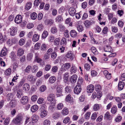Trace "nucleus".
<instances>
[{
  "label": "nucleus",
  "instance_id": "nucleus-1",
  "mask_svg": "<svg viewBox=\"0 0 125 125\" xmlns=\"http://www.w3.org/2000/svg\"><path fill=\"white\" fill-rule=\"evenodd\" d=\"M23 116L22 115L19 114H18L12 121L13 123L18 125H19L21 124L23 119Z\"/></svg>",
  "mask_w": 125,
  "mask_h": 125
},
{
  "label": "nucleus",
  "instance_id": "nucleus-2",
  "mask_svg": "<svg viewBox=\"0 0 125 125\" xmlns=\"http://www.w3.org/2000/svg\"><path fill=\"white\" fill-rule=\"evenodd\" d=\"M82 90L81 87L79 84H77L74 88V92L77 94H79L81 92Z\"/></svg>",
  "mask_w": 125,
  "mask_h": 125
},
{
  "label": "nucleus",
  "instance_id": "nucleus-3",
  "mask_svg": "<svg viewBox=\"0 0 125 125\" xmlns=\"http://www.w3.org/2000/svg\"><path fill=\"white\" fill-rule=\"evenodd\" d=\"M104 50L105 52H107L106 54L108 55L110 53H112L113 52L112 48L109 45H106L105 46Z\"/></svg>",
  "mask_w": 125,
  "mask_h": 125
},
{
  "label": "nucleus",
  "instance_id": "nucleus-4",
  "mask_svg": "<svg viewBox=\"0 0 125 125\" xmlns=\"http://www.w3.org/2000/svg\"><path fill=\"white\" fill-rule=\"evenodd\" d=\"M62 87L58 86L57 89V92L56 95L57 97H60L62 95Z\"/></svg>",
  "mask_w": 125,
  "mask_h": 125
},
{
  "label": "nucleus",
  "instance_id": "nucleus-5",
  "mask_svg": "<svg viewBox=\"0 0 125 125\" xmlns=\"http://www.w3.org/2000/svg\"><path fill=\"white\" fill-rule=\"evenodd\" d=\"M40 116L42 118L46 116L47 114V111L46 110H40Z\"/></svg>",
  "mask_w": 125,
  "mask_h": 125
},
{
  "label": "nucleus",
  "instance_id": "nucleus-6",
  "mask_svg": "<svg viewBox=\"0 0 125 125\" xmlns=\"http://www.w3.org/2000/svg\"><path fill=\"white\" fill-rule=\"evenodd\" d=\"M10 35L11 36H13L16 34L17 31L16 28L11 27L10 28Z\"/></svg>",
  "mask_w": 125,
  "mask_h": 125
},
{
  "label": "nucleus",
  "instance_id": "nucleus-7",
  "mask_svg": "<svg viewBox=\"0 0 125 125\" xmlns=\"http://www.w3.org/2000/svg\"><path fill=\"white\" fill-rule=\"evenodd\" d=\"M7 49L5 47H3L1 51L0 56L2 57L5 56L7 55Z\"/></svg>",
  "mask_w": 125,
  "mask_h": 125
},
{
  "label": "nucleus",
  "instance_id": "nucleus-8",
  "mask_svg": "<svg viewBox=\"0 0 125 125\" xmlns=\"http://www.w3.org/2000/svg\"><path fill=\"white\" fill-rule=\"evenodd\" d=\"M94 21H93L92 20H91L90 21L88 20H86L84 22V24L85 26L87 28L89 27L91 25H92L94 23Z\"/></svg>",
  "mask_w": 125,
  "mask_h": 125
},
{
  "label": "nucleus",
  "instance_id": "nucleus-9",
  "mask_svg": "<svg viewBox=\"0 0 125 125\" xmlns=\"http://www.w3.org/2000/svg\"><path fill=\"white\" fill-rule=\"evenodd\" d=\"M28 97L26 96H24L22 97L21 100V102L23 104H25L28 102Z\"/></svg>",
  "mask_w": 125,
  "mask_h": 125
},
{
  "label": "nucleus",
  "instance_id": "nucleus-10",
  "mask_svg": "<svg viewBox=\"0 0 125 125\" xmlns=\"http://www.w3.org/2000/svg\"><path fill=\"white\" fill-rule=\"evenodd\" d=\"M95 88L96 91L98 92V94H99V96L100 97L102 95L101 92V86L99 84H96L95 86Z\"/></svg>",
  "mask_w": 125,
  "mask_h": 125
},
{
  "label": "nucleus",
  "instance_id": "nucleus-11",
  "mask_svg": "<svg viewBox=\"0 0 125 125\" xmlns=\"http://www.w3.org/2000/svg\"><path fill=\"white\" fill-rule=\"evenodd\" d=\"M14 21L17 24L21 23L22 21V16L21 15H17Z\"/></svg>",
  "mask_w": 125,
  "mask_h": 125
},
{
  "label": "nucleus",
  "instance_id": "nucleus-12",
  "mask_svg": "<svg viewBox=\"0 0 125 125\" xmlns=\"http://www.w3.org/2000/svg\"><path fill=\"white\" fill-rule=\"evenodd\" d=\"M94 88V86L93 84L89 85L87 88V92L88 93H91L93 92Z\"/></svg>",
  "mask_w": 125,
  "mask_h": 125
},
{
  "label": "nucleus",
  "instance_id": "nucleus-13",
  "mask_svg": "<svg viewBox=\"0 0 125 125\" xmlns=\"http://www.w3.org/2000/svg\"><path fill=\"white\" fill-rule=\"evenodd\" d=\"M28 79L31 83H35L36 79L33 76L31 75H29L28 76Z\"/></svg>",
  "mask_w": 125,
  "mask_h": 125
},
{
  "label": "nucleus",
  "instance_id": "nucleus-14",
  "mask_svg": "<svg viewBox=\"0 0 125 125\" xmlns=\"http://www.w3.org/2000/svg\"><path fill=\"white\" fill-rule=\"evenodd\" d=\"M69 12L70 14L73 16H74L76 13V10L73 8H70L69 10Z\"/></svg>",
  "mask_w": 125,
  "mask_h": 125
},
{
  "label": "nucleus",
  "instance_id": "nucleus-15",
  "mask_svg": "<svg viewBox=\"0 0 125 125\" xmlns=\"http://www.w3.org/2000/svg\"><path fill=\"white\" fill-rule=\"evenodd\" d=\"M45 22L46 25L51 26L54 23V21L51 19H47L45 20Z\"/></svg>",
  "mask_w": 125,
  "mask_h": 125
},
{
  "label": "nucleus",
  "instance_id": "nucleus-16",
  "mask_svg": "<svg viewBox=\"0 0 125 125\" xmlns=\"http://www.w3.org/2000/svg\"><path fill=\"white\" fill-rule=\"evenodd\" d=\"M70 63H67L64 64L62 67H63V68H62V70H64L65 71L67 70H68L70 67Z\"/></svg>",
  "mask_w": 125,
  "mask_h": 125
},
{
  "label": "nucleus",
  "instance_id": "nucleus-17",
  "mask_svg": "<svg viewBox=\"0 0 125 125\" xmlns=\"http://www.w3.org/2000/svg\"><path fill=\"white\" fill-rule=\"evenodd\" d=\"M48 100L49 101H53L54 99V95L53 94H49L47 98Z\"/></svg>",
  "mask_w": 125,
  "mask_h": 125
},
{
  "label": "nucleus",
  "instance_id": "nucleus-18",
  "mask_svg": "<svg viewBox=\"0 0 125 125\" xmlns=\"http://www.w3.org/2000/svg\"><path fill=\"white\" fill-rule=\"evenodd\" d=\"M77 78L76 75L74 74L71 76L70 81L72 83H74L76 82Z\"/></svg>",
  "mask_w": 125,
  "mask_h": 125
},
{
  "label": "nucleus",
  "instance_id": "nucleus-19",
  "mask_svg": "<svg viewBox=\"0 0 125 125\" xmlns=\"http://www.w3.org/2000/svg\"><path fill=\"white\" fill-rule=\"evenodd\" d=\"M125 85L124 83L122 81H120L118 83V90H121L123 89Z\"/></svg>",
  "mask_w": 125,
  "mask_h": 125
},
{
  "label": "nucleus",
  "instance_id": "nucleus-20",
  "mask_svg": "<svg viewBox=\"0 0 125 125\" xmlns=\"http://www.w3.org/2000/svg\"><path fill=\"white\" fill-rule=\"evenodd\" d=\"M77 69L76 67L73 65H72L70 69V74H72L75 73L77 71Z\"/></svg>",
  "mask_w": 125,
  "mask_h": 125
},
{
  "label": "nucleus",
  "instance_id": "nucleus-21",
  "mask_svg": "<svg viewBox=\"0 0 125 125\" xmlns=\"http://www.w3.org/2000/svg\"><path fill=\"white\" fill-rule=\"evenodd\" d=\"M24 51L23 49L21 48L18 49L17 51V55L20 56L22 55L24 53Z\"/></svg>",
  "mask_w": 125,
  "mask_h": 125
},
{
  "label": "nucleus",
  "instance_id": "nucleus-22",
  "mask_svg": "<svg viewBox=\"0 0 125 125\" xmlns=\"http://www.w3.org/2000/svg\"><path fill=\"white\" fill-rule=\"evenodd\" d=\"M104 74L105 75L106 78L108 79H110L111 77V74L109 73L108 71L107 70H105L104 71Z\"/></svg>",
  "mask_w": 125,
  "mask_h": 125
},
{
  "label": "nucleus",
  "instance_id": "nucleus-23",
  "mask_svg": "<svg viewBox=\"0 0 125 125\" xmlns=\"http://www.w3.org/2000/svg\"><path fill=\"white\" fill-rule=\"evenodd\" d=\"M39 35L37 34L34 35L33 36L32 40L34 42H36L39 39Z\"/></svg>",
  "mask_w": 125,
  "mask_h": 125
},
{
  "label": "nucleus",
  "instance_id": "nucleus-24",
  "mask_svg": "<svg viewBox=\"0 0 125 125\" xmlns=\"http://www.w3.org/2000/svg\"><path fill=\"white\" fill-rule=\"evenodd\" d=\"M38 109V107L36 105H34L31 107V110L33 112H35Z\"/></svg>",
  "mask_w": 125,
  "mask_h": 125
},
{
  "label": "nucleus",
  "instance_id": "nucleus-25",
  "mask_svg": "<svg viewBox=\"0 0 125 125\" xmlns=\"http://www.w3.org/2000/svg\"><path fill=\"white\" fill-rule=\"evenodd\" d=\"M22 95V90L21 89H18L17 92L16 96L17 97L19 98H20L21 97V96Z\"/></svg>",
  "mask_w": 125,
  "mask_h": 125
},
{
  "label": "nucleus",
  "instance_id": "nucleus-26",
  "mask_svg": "<svg viewBox=\"0 0 125 125\" xmlns=\"http://www.w3.org/2000/svg\"><path fill=\"white\" fill-rule=\"evenodd\" d=\"M70 35L72 37H75L77 35V32L76 31L74 30H72L70 32Z\"/></svg>",
  "mask_w": 125,
  "mask_h": 125
},
{
  "label": "nucleus",
  "instance_id": "nucleus-27",
  "mask_svg": "<svg viewBox=\"0 0 125 125\" xmlns=\"http://www.w3.org/2000/svg\"><path fill=\"white\" fill-rule=\"evenodd\" d=\"M68 72L65 73L64 74V81L65 83H67L68 78Z\"/></svg>",
  "mask_w": 125,
  "mask_h": 125
},
{
  "label": "nucleus",
  "instance_id": "nucleus-28",
  "mask_svg": "<svg viewBox=\"0 0 125 125\" xmlns=\"http://www.w3.org/2000/svg\"><path fill=\"white\" fill-rule=\"evenodd\" d=\"M67 57L70 59L71 60H73V54L72 53L69 52L67 54Z\"/></svg>",
  "mask_w": 125,
  "mask_h": 125
},
{
  "label": "nucleus",
  "instance_id": "nucleus-29",
  "mask_svg": "<svg viewBox=\"0 0 125 125\" xmlns=\"http://www.w3.org/2000/svg\"><path fill=\"white\" fill-rule=\"evenodd\" d=\"M39 119L38 116L35 115H33L32 117V119L33 121L36 122Z\"/></svg>",
  "mask_w": 125,
  "mask_h": 125
},
{
  "label": "nucleus",
  "instance_id": "nucleus-30",
  "mask_svg": "<svg viewBox=\"0 0 125 125\" xmlns=\"http://www.w3.org/2000/svg\"><path fill=\"white\" fill-rule=\"evenodd\" d=\"M32 5V3L30 2H27L25 6V9L26 10H28L31 8Z\"/></svg>",
  "mask_w": 125,
  "mask_h": 125
},
{
  "label": "nucleus",
  "instance_id": "nucleus-31",
  "mask_svg": "<svg viewBox=\"0 0 125 125\" xmlns=\"http://www.w3.org/2000/svg\"><path fill=\"white\" fill-rule=\"evenodd\" d=\"M117 111V108L116 107L115 105L112 107L111 108V112L113 114H115Z\"/></svg>",
  "mask_w": 125,
  "mask_h": 125
},
{
  "label": "nucleus",
  "instance_id": "nucleus-32",
  "mask_svg": "<svg viewBox=\"0 0 125 125\" xmlns=\"http://www.w3.org/2000/svg\"><path fill=\"white\" fill-rule=\"evenodd\" d=\"M109 113L108 112H107L105 114L104 118L106 119L110 120L111 119V117Z\"/></svg>",
  "mask_w": 125,
  "mask_h": 125
},
{
  "label": "nucleus",
  "instance_id": "nucleus-33",
  "mask_svg": "<svg viewBox=\"0 0 125 125\" xmlns=\"http://www.w3.org/2000/svg\"><path fill=\"white\" fill-rule=\"evenodd\" d=\"M30 89L29 84L27 83H25L23 86V89L25 91H28Z\"/></svg>",
  "mask_w": 125,
  "mask_h": 125
},
{
  "label": "nucleus",
  "instance_id": "nucleus-34",
  "mask_svg": "<svg viewBox=\"0 0 125 125\" xmlns=\"http://www.w3.org/2000/svg\"><path fill=\"white\" fill-rule=\"evenodd\" d=\"M37 14L35 12L31 13V18L33 20H35L37 18Z\"/></svg>",
  "mask_w": 125,
  "mask_h": 125
},
{
  "label": "nucleus",
  "instance_id": "nucleus-35",
  "mask_svg": "<svg viewBox=\"0 0 125 125\" xmlns=\"http://www.w3.org/2000/svg\"><path fill=\"white\" fill-rule=\"evenodd\" d=\"M56 78L54 76L51 77L49 79V81L51 83H54L55 81Z\"/></svg>",
  "mask_w": 125,
  "mask_h": 125
},
{
  "label": "nucleus",
  "instance_id": "nucleus-36",
  "mask_svg": "<svg viewBox=\"0 0 125 125\" xmlns=\"http://www.w3.org/2000/svg\"><path fill=\"white\" fill-rule=\"evenodd\" d=\"M13 96V94L11 93H9L7 94L6 98L8 101L11 100Z\"/></svg>",
  "mask_w": 125,
  "mask_h": 125
},
{
  "label": "nucleus",
  "instance_id": "nucleus-37",
  "mask_svg": "<svg viewBox=\"0 0 125 125\" xmlns=\"http://www.w3.org/2000/svg\"><path fill=\"white\" fill-rule=\"evenodd\" d=\"M38 55V54L36 53L35 57V61H36L38 63L42 61V60L39 57Z\"/></svg>",
  "mask_w": 125,
  "mask_h": 125
},
{
  "label": "nucleus",
  "instance_id": "nucleus-38",
  "mask_svg": "<svg viewBox=\"0 0 125 125\" xmlns=\"http://www.w3.org/2000/svg\"><path fill=\"white\" fill-rule=\"evenodd\" d=\"M56 21L58 22H60L63 21L62 17L61 15L58 16L56 18Z\"/></svg>",
  "mask_w": 125,
  "mask_h": 125
},
{
  "label": "nucleus",
  "instance_id": "nucleus-39",
  "mask_svg": "<svg viewBox=\"0 0 125 125\" xmlns=\"http://www.w3.org/2000/svg\"><path fill=\"white\" fill-rule=\"evenodd\" d=\"M48 35V32L46 31H44L42 34V37L43 39H44Z\"/></svg>",
  "mask_w": 125,
  "mask_h": 125
},
{
  "label": "nucleus",
  "instance_id": "nucleus-40",
  "mask_svg": "<svg viewBox=\"0 0 125 125\" xmlns=\"http://www.w3.org/2000/svg\"><path fill=\"white\" fill-rule=\"evenodd\" d=\"M50 121L49 120L46 119L43 122V125H50Z\"/></svg>",
  "mask_w": 125,
  "mask_h": 125
},
{
  "label": "nucleus",
  "instance_id": "nucleus-41",
  "mask_svg": "<svg viewBox=\"0 0 125 125\" xmlns=\"http://www.w3.org/2000/svg\"><path fill=\"white\" fill-rule=\"evenodd\" d=\"M62 113L63 115H66L68 114V111L67 109L66 108H64L62 110Z\"/></svg>",
  "mask_w": 125,
  "mask_h": 125
},
{
  "label": "nucleus",
  "instance_id": "nucleus-42",
  "mask_svg": "<svg viewBox=\"0 0 125 125\" xmlns=\"http://www.w3.org/2000/svg\"><path fill=\"white\" fill-rule=\"evenodd\" d=\"M46 89V87L45 85H42L41 86L40 89V91L41 92H44Z\"/></svg>",
  "mask_w": 125,
  "mask_h": 125
},
{
  "label": "nucleus",
  "instance_id": "nucleus-43",
  "mask_svg": "<svg viewBox=\"0 0 125 125\" xmlns=\"http://www.w3.org/2000/svg\"><path fill=\"white\" fill-rule=\"evenodd\" d=\"M92 52L94 54H97L98 53V52L96 48L94 47H92L91 48Z\"/></svg>",
  "mask_w": 125,
  "mask_h": 125
},
{
  "label": "nucleus",
  "instance_id": "nucleus-44",
  "mask_svg": "<svg viewBox=\"0 0 125 125\" xmlns=\"http://www.w3.org/2000/svg\"><path fill=\"white\" fill-rule=\"evenodd\" d=\"M11 72V69L9 68L7 69L5 72V74L7 75H10Z\"/></svg>",
  "mask_w": 125,
  "mask_h": 125
},
{
  "label": "nucleus",
  "instance_id": "nucleus-45",
  "mask_svg": "<svg viewBox=\"0 0 125 125\" xmlns=\"http://www.w3.org/2000/svg\"><path fill=\"white\" fill-rule=\"evenodd\" d=\"M55 105L52 103H51V105L49 107V109L50 110L52 111H53V110L54 109Z\"/></svg>",
  "mask_w": 125,
  "mask_h": 125
},
{
  "label": "nucleus",
  "instance_id": "nucleus-46",
  "mask_svg": "<svg viewBox=\"0 0 125 125\" xmlns=\"http://www.w3.org/2000/svg\"><path fill=\"white\" fill-rule=\"evenodd\" d=\"M33 54L31 53H30L28 54L27 57V60L30 61L32 59L33 57Z\"/></svg>",
  "mask_w": 125,
  "mask_h": 125
},
{
  "label": "nucleus",
  "instance_id": "nucleus-47",
  "mask_svg": "<svg viewBox=\"0 0 125 125\" xmlns=\"http://www.w3.org/2000/svg\"><path fill=\"white\" fill-rule=\"evenodd\" d=\"M10 121V118L9 117L6 118L4 122V124L5 125H8L9 124Z\"/></svg>",
  "mask_w": 125,
  "mask_h": 125
},
{
  "label": "nucleus",
  "instance_id": "nucleus-48",
  "mask_svg": "<svg viewBox=\"0 0 125 125\" xmlns=\"http://www.w3.org/2000/svg\"><path fill=\"white\" fill-rule=\"evenodd\" d=\"M111 29L112 31L113 32L115 33L117 32L118 30L117 27L114 26L112 27Z\"/></svg>",
  "mask_w": 125,
  "mask_h": 125
},
{
  "label": "nucleus",
  "instance_id": "nucleus-49",
  "mask_svg": "<svg viewBox=\"0 0 125 125\" xmlns=\"http://www.w3.org/2000/svg\"><path fill=\"white\" fill-rule=\"evenodd\" d=\"M77 28L78 31L79 32H81L83 30V27L81 25H77Z\"/></svg>",
  "mask_w": 125,
  "mask_h": 125
},
{
  "label": "nucleus",
  "instance_id": "nucleus-50",
  "mask_svg": "<svg viewBox=\"0 0 125 125\" xmlns=\"http://www.w3.org/2000/svg\"><path fill=\"white\" fill-rule=\"evenodd\" d=\"M47 47V45L45 44H42L41 46V50L43 51H45L46 50Z\"/></svg>",
  "mask_w": 125,
  "mask_h": 125
},
{
  "label": "nucleus",
  "instance_id": "nucleus-51",
  "mask_svg": "<svg viewBox=\"0 0 125 125\" xmlns=\"http://www.w3.org/2000/svg\"><path fill=\"white\" fill-rule=\"evenodd\" d=\"M99 108V104H95L93 107V109L94 111H96L98 110Z\"/></svg>",
  "mask_w": 125,
  "mask_h": 125
},
{
  "label": "nucleus",
  "instance_id": "nucleus-52",
  "mask_svg": "<svg viewBox=\"0 0 125 125\" xmlns=\"http://www.w3.org/2000/svg\"><path fill=\"white\" fill-rule=\"evenodd\" d=\"M65 93H70L71 91V90L70 89V87L69 86H67L65 88Z\"/></svg>",
  "mask_w": 125,
  "mask_h": 125
},
{
  "label": "nucleus",
  "instance_id": "nucleus-53",
  "mask_svg": "<svg viewBox=\"0 0 125 125\" xmlns=\"http://www.w3.org/2000/svg\"><path fill=\"white\" fill-rule=\"evenodd\" d=\"M60 116L59 114L58 113H55L53 115V118L54 119H56Z\"/></svg>",
  "mask_w": 125,
  "mask_h": 125
},
{
  "label": "nucleus",
  "instance_id": "nucleus-54",
  "mask_svg": "<svg viewBox=\"0 0 125 125\" xmlns=\"http://www.w3.org/2000/svg\"><path fill=\"white\" fill-rule=\"evenodd\" d=\"M71 95L70 94L66 96L65 100L67 102L71 101L72 100V98L71 97Z\"/></svg>",
  "mask_w": 125,
  "mask_h": 125
},
{
  "label": "nucleus",
  "instance_id": "nucleus-55",
  "mask_svg": "<svg viewBox=\"0 0 125 125\" xmlns=\"http://www.w3.org/2000/svg\"><path fill=\"white\" fill-rule=\"evenodd\" d=\"M78 81L77 84H79L81 86V85L83 83V79L81 77H79L78 80Z\"/></svg>",
  "mask_w": 125,
  "mask_h": 125
},
{
  "label": "nucleus",
  "instance_id": "nucleus-56",
  "mask_svg": "<svg viewBox=\"0 0 125 125\" xmlns=\"http://www.w3.org/2000/svg\"><path fill=\"white\" fill-rule=\"evenodd\" d=\"M31 66L30 65H28L25 69V72L27 73H29L31 69Z\"/></svg>",
  "mask_w": 125,
  "mask_h": 125
},
{
  "label": "nucleus",
  "instance_id": "nucleus-57",
  "mask_svg": "<svg viewBox=\"0 0 125 125\" xmlns=\"http://www.w3.org/2000/svg\"><path fill=\"white\" fill-rule=\"evenodd\" d=\"M63 105L62 103H60L57 105V109L58 110H61L63 107Z\"/></svg>",
  "mask_w": 125,
  "mask_h": 125
},
{
  "label": "nucleus",
  "instance_id": "nucleus-58",
  "mask_svg": "<svg viewBox=\"0 0 125 125\" xmlns=\"http://www.w3.org/2000/svg\"><path fill=\"white\" fill-rule=\"evenodd\" d=\"M25 41L24 39H21L19 42V44L20 45L22 46L24 44Z\"/></svg>",
  "mask_w": 125,
  "mask_h": 125
},
{
  "label": "nucleus",
  "instance_id": "nucleus-59",
  "mask_svg": "<svg viewBox=\"0 0 125 125\" xmlns=\"http://www.w3.org/2000/svg\"><path fill=\"white\" fill-rule=\"evenodd\" d=\"M38 67L37 65H34L33 66L32 71L33 72H36L38 71Z\"/></svg>",
  "mask_w": 125,
  "mask_h": 125
},
{
  "label": "nucleus",
  "instance_id": "nucleus-60",
  "mask_svg": "<svg viewBox=\"0 0 125 125\" xmlns=\"http://www.w3.org/2000/svg\"><path fill=\"white\" fill-rule=\"evenodd\" d=\"M41 46V44L39 43H37L34 45V48L36 50L39 49Z\"/></svg>",
  "mask_w": 125,
  "mask_h": 125
},
{
  "label": "nucleus",
  "instance_id": "nucleus-61",
  "mask_svg": "<svg viewBox=\"0 0 125 125\" xmlns=\"http://www.w3.org/2000/svg\"><path fill=\"white\" fill-rule=\"evenodd\" d=\"M91 113L90 112H87L85 114L84 116V117L85 119H87L89 118Z\"/></svg>",
  "mask_w": 125,
  "mask_h": 125
},
{
  "label": "nucleus",
  "instance_id": "nucleus-62",
  "mask_svg": "<svg viewBox=\"0 0 125 125\" xmlns=\"http://www.w3.org/2000/svg\"><path fill=\"white\" fill-rule=\"evenodd\" d=\"M41 2V0H35L34 3V5L35 6H38Z\"/></svg>",
  "mask_w": 125,
  "mask_h": 125
},
{
  "label": "nucleus",
  "instance_id": "nucleus-63",
  "mask_svg": "<svg viewBox=\"0 0 125 125\" xmlns=\"http://www.w3.org/2000/svg\"><path fill=\"white\" fill-rule=\"evenodd\" d=\"M108 31V28L106 27H105L104 28L103 30H102V32L104 34H105L107 33Z\"/></svg>",
  "mask_w": 125,
  "mask_h": 125
},
{
  "label": "nucleus",
  "instance_id": "nucleus-64",
  "mask_svg": "<svg viewBox=\"0 0 125 125\" xmlns=\"http://www.w3.org/2000/svg\"><path fill=\"white\" fill-rule=\"evenodd\" d=\"M70 120V118L69 117H67L64 119L63 122L64 123L66 124L69 122Z\"/></svg>",
  "mask_w": 125,
  "mask_h": 125
}]
</instances>
